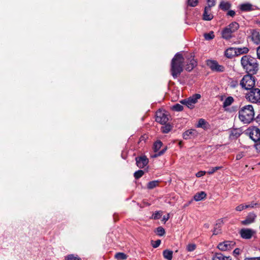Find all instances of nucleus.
Here are the masks:
<instances>
[{
  "mask_svg": "<svg viewBox=\"0 0 260 260\" xmlns=\"http://www.w3.org/2000/svg\"><path fill=\"white\" fill-rule=\"evenodd\" d=\"M185 59L180 53H177L172 58L171 63V73L174 78H177L183 70Z\"/></svg>",
  "mask_w": 260,
  "mask_h": 260,
  "instance_id": "obj_2",
  "label": "nucleus"
},
{
  "mask_svg": "<svg viewBox=\"0 0 260 260\" xmlns=\"http://www.w3.org/2000/svg\"><path fill=\"white\" fill-rule=\"evenodd\" d=\"M239 119L244 124H249L254 119V111L251 105L242 107L239 110Z\"/></svg>",
  "mask_w": 260,
  "mask_h": 260,
  "instance_id": "obj_3",
  "label": "nucleus"
},
{
  "mask_svg": "<svg viewBox=\"0 0 260 260\" xmlns=\"http://www.w3.org/2000/svg\"><path fill=\"white\" fill-rule=\"evenodd\" d=\"M237 55H240L242 54H246L249 51V49L246 47H243L241 48H235Z\"/></svg>",
  "mask_w": 260,
  "mask_h": 260,
  "instance_id": "obj_27",
  "label": "nucleus"
},
{
  "mask_svg": "<svg viewBox=\"0 0 260 260\" xmlns=\"http://www.w3.org/2000/svg\"><path fill=\"white\" fill-rule=\"evenodd\" d=\"M65 260H81V259L77 255L72 254L66 256Z\"/></svg>",
  "mask_w": 260,
  "mask_h": 260,
  "instance_id": "obj_29",
  "label": "nucleus"
},
{
  "mask_svg": "<svg viewBox=\"0 0 260 260\" xmlns=\"http://www.w3.org/2000/svg\"><path fill=\"white\" fill-rule=\"evenodd\" d=\"M243 70L248 74H256L258 70L257 59L250 55H244L241 59Z\"/></svg>",
  "mask_w": 260,
  "mask_h": 260,
  "instance_id": "obj_1",
  "label": "nucleus"
},
{
  "mask_svg": "<svg viewBox=\"0 0 260 260\" xmlns=\"http://www.w3.org/2000/svg\"><path fill=\"white\" fill-rule=\"evenodd\" d=\"M235 243L231 241H226L220 243L218 245V248L221 251L230 250L234 248Z\"/></svg>",
  "mask_w": 260,
  "mask_h": 260,
  "instance_id": "obj_10",
  "label": "nucleus"
},
{
  "mask_svg": "<svg viewBox=\"0 0 260 260\" xmlns=\"http://www.w3.org/2000/svg\"><path fill=\"white\" fill-rule=\"evenodd\" d=\"M227 15L231 17H234L235 15V12L233 10H230L228 11Z\"/></svg>",
  "mask_w": 260,
  "mask_h": 260,
  "instance_id": "obj_49",
  "label": "nucleus"
},
{
  "mask_svg": "<svg viewBox=\"0 0 260 260\" xmlns=\"http://www.w3.org/2000/svg\"><path fill=\"white\" fill-rule=\"evenodd\" d=\"M156 121L161 124H166L169 120L168 113L165 111L158 110L156 112Z\"/></svg>",
  "mask_w": 260,
  "mask_h": 260,
  "instance_id": "obj_8",
  "label": "nucleus"
},
{
  "mask_svg": "<svg viewBox=\"0 0 260 260\" xmlns=\"http://www.w3.org/2000/svg\"><path fill=\"white\" fill-rule=\"evenodd\" d=\"M169 218V214H168L167 216H164L162 218V221L165 222H166Z\"/></svg>",
  "mask_w": 260,
  "mask_h": 260,
  "instance_id": "obj_52",
  "label": "nucleus"
},
{
  "mask_svg": "<svg viewBox=\"0 0 260 260\" xmlns=\"http://www.w3.org/2000/svg\"><path fill=\"white\" fill-rule=\"evenodd\" d=\"M183 109V106L179 104H176L172 107V109L176 111H181Z\"/></svg>",
  "mask_w": 260,
  "mask_h": 260,
  "instance_id": "obj_35",
  "label": "nucleus"
},
{
  "mask_svg": "<svg viewBox=\"0 0 260 260\" xmlns=\"http://www.w3.org/2000/svg\"><path fill=\"white\" fill-rule=\"evenodd\" d=\"M208 6L206 7H209L210 9L211 8L214 6L216 4L215 0H207Z\"/></svg>",
  "mask_w": 260,
  "mask_h": 260,
  "instance_id": "obj_41",
  "label": "nucleus"
},
{
  "mask_svg": "<svg viewBox=\"0 0 260 260\" xmlns=\"http://www.w3.org/2000/svg\"><path fill=\"white\" fill-rule=\"evenodd\" d=\"M250 138L255 142L260 141V129L256 126H253L248 129Z\"/></svg>",
  "mask_w": 260,
  "mask_h": 260,
  "instance_id": "obj_9",
  "label": "nucleus"
},
{
  "mask_svg": "<svg viewBox=\"0 0 260 260\" xmlns=\"http://www.w3.org/2000/svg\"><path fill=\"white\" fill-rule=\"evenodd\" d=\"M239 28V24L236 22H233L222 31L223 38L228 40L232 37V34L237 31Z\"/></svg>",
  "mask_w": 260,
  "mask_h": 260,
  "instance_id": "obj_6",
  "label": "nucleus"
},
{
  "mask_svg": "<svg viewBox=\"0 0 260 260\" xmlns=\"http://www.w3.org/2000/svg\"><path fill=\"white\" fill-rule=\"evenodd\" d=\"M204 38L207 40H210L213 39L214 38V32L210 31L209 33L204 34Z\"/></svg>",
  "mask_w": 260,
  "mask_h": 260,
  "instance_id": "obj_33",
  "label": "nucleus"
},
{
  "mask_svg": "<svg viewBox=\"0 0 260 260\" xmlns=\"http://www.w3.org/2000/svg\"><path fill=\"white\" fill-rule=\"evenodd\" d=\"M234 100L232 96H228L225 99L223 103V108L225 109L226 107L231 106L234 102Z\"/></svg>",
  "mask_w": 260,
  "mask_h": 260,
  "instance_id": "obj_22",
  "label": "nucleus"
},
{
  "mask_svg": "<svg viewBox=\"0 0 260 260\" xmlns=\"http://www.w3.org/2000/svg\"><path fill=\"white\" fill-rule=\"evenodd\" d=\"M230 85L232 87H236L238 85V82L237 81H232L230 83Z\"/></svg>",
  "mask_w": 260,
  "mask_h": 260,
  "instance_id": "obj_47",
  "label": "nucleus"
},
{
  "mask_svg": "<svg viewBox=\"0 0 260 260\" xmlns=\"http://www.w3.org/2000/svg\"><path fill=\"white\" fill-rule=\"evenodd\" d=\"M162 145V143L160 141H156L153 145V150L154 152H157Z\"/></svg>",
  "mask_w": 260,
  "mask_h": 260,
  "instance_id": "obj_28",
  "label": "nucleus"
},
{
  "mask_svg": "<svg viewBox=\"0 0 260 260\" xmlns=\"http://www.w3.org/2000/svg\"><path fill=\"white\" fill-rule=\"evenodd\" d=\"M172 129V126L170 124H166L162 126L161 130L164 133H168Z\"/></svg>",
  "mask_w": 260,
  "mask_h": 260,
  "instance_id": "obj_31",
  "label": "nucleus"
},
{
  "mask_svg": "<svg viewBox=\"0 0 260 260\" xmlns=\"http://www.w3.org/2000/svg\"><path fill=\"white\" fill-rule=\"evenodd\" d=\"M144 174L143 170H138L134 173V177L136 179H138L141 177Z\"/></svg>",
  "mask_w": 260,
  "mask_h": 260,
  "instance_id": "obj_34",
  "label": "nucleus"
},
{
  "mask_svg": "<svg viewBox=\"0 0 260 260\" xmlns=\"http://www.w3.org/2000/svg\"><path fill=\"white\" fill-rule=\"evenodd\" d=\"M245 98L247 101L252 103H260V89L252 88L245 94Z\"/></svg>",
  "mask_w": 260,
  "mask_h": 260,
  "instance_id": "obj_5",
  "label": "nucleus"
},
{
  "mask_svg": "<svg viewBox=\"0 0 260 260\" xmlns=\"http://www.w3.org/2000/svg\"><path fill=\"white\" fill-rule=\"evenodd\" d=\"M198 4V0H187V5L189 6L194 7Z\"/></svg>",
  "mask_w": 260,
  "mask_h": 260,
  "instance_id": "obj_38",
  "label": "nucleus"
},
{
  "mask_svg": "<svg viewBox=\"0 0 260 260\" xmlns=\"http://www.w3.org/2000/svg\"><path fill=\"white\" fill-rule=\"evenodd\" d=\"M252 41L256 44H260V34L259 32L256 30H251V36Z\"/></svg>",
  "mask_w": 260,
  "mask_h": 260,
  "instance_id": "obj_17",
  "label": "nucleus"
},
{
  "mask_svg": "<svg viewBox=\"0 0 260 260\" xmlns=\"http://www.w3.org/2000/svg\"><path fill=\"white\" fill-rule=\"evenodd\" d=\"M163 256L165 258L168 260H172L173 257V251L168 249L163 251Z\"/></svg>",
  "mask_w": 260,
  "mask_h": 260,
  "instance_id": "obj_25",
  "label": "nucleus"
},
{
  "mask_svg": "<svg viewBox=\"0 0 260 260\" xmlns=\"http://www.w3.org/2000/svg\"><path fill=\"white\" fill-rule=\"evenodd\" d=\"M256 205V203H251L250 204H246L245 205V206H247V208H252L254 207V206H255Z\"/></svg>",
  "mask_w": 260,
  "mask_h": 260,
  "instance_id": "obj_48",
  "label": "nucleus"
},
{
  "mask_svg": "<svg viewBox=\"0 0 260 260\" xmlns=\"http://www.w3.org/2000/svg\"><path fill=\"white\" fill-rule=\"evenodd\" d=\"M222 168V167H213L211 168L208 172L207 173L208 174H212L214 172H215L216 171L221 169Z\"/></svg>",
  "mask_w": 260,
  "mask_h": 260,
  "instance_id": "obj_40",
  "label": "nucleus"
},
{
  "mask_svg": "<svg viewBox=\"0 0 260 260\" xmlns=\"http://www.w3.org/2000/svg\"><path fill=\"white\" fill-rule=\"evenodd\" d=\"M243 156V155L242 154H239L238 155H237L236 156V159H240V158H241Z\"/></svg>",
  "mask_w": 260,
  "mask_h": 260,
  "instance_id": "obj_55",
  "label": "nucleus"
},
{
  "mask_svg": "<svg viewBox=\"0 0 260 260\" xmlns=\"http://www.w3.org/2000/svg\"><path fill=\"white\" fill-rule=\"evenodd\" d=\"M256 122L260 124V114L256 118Z\"/></svg>",
  "mask_w": 260,
  "mask_h": 260,
  "instance_id": "obj_54",
  "label": "nucleus"
},
{
  "mask_svg": "<svg viewBox=\"0 0 260 260\" xmlns=\"http://www.w3.org/2000/svg\"><path fill=\"white\" fill-rule=\"evenodd\" d=\"M201 98V95L199 94H195L192 96L189 97L187 99L183 100L180 103L185 105L189 109H192L194 107V104L197 103L198 100Z\"/></svg>",
  "mask_w": 260,
  "mask_h": 260,
  "instance_id": "obj_7",
  "label": "nucleus"
},
{
  "mask_svg": "<svg viewBox=\"0 0 260 260\" xmlns=\"http://www.w3.org/2000/svg\"><path fill=\"white\" fill-rule=\"evenodd\" d=\"M206 122L204 119H200L198 121V123L197 124V126L198 127L204 128V127H205V125L206 124Z\"/></svg>",
  "mask_w": 260,
  "mask_h": 260,
  "instance_id": "obj_39",
  "label": "nucleus"
},
{
  "mask_svg": "<svg viewBox=\"0 0 260 260\" xmlns=\"http://www.w3.org/2000/svg\"><path fill=\"white\" fill-rule=\"evenodd\" d=\"M253 75L247 73L243 76L240 83L242 88L248 90L253 88L255 83V78L253 76Z\"/></svg>",
  "mask_w": 260,
  "mask_h": 260,
  "instance_id": "obj_4",
  "label": "nucleus"
},
{
  "mask_svg": "<svg viewBox=\"0 0 260 260\" xmlns=\"http://www.w3.org/2000/svg\"><path fill=\"white\" fill-rule=\"evenodd\" d=\"M203 19L206 21H209L213 18V15L211 13V9L209 7H206L203 15Z\"/></svg>",
  "mask_w": 260,
  "mask_h": 260,
  "instance_id": "obj_18",
  "label": "nucleus"
},
{
  "mask_svg": "<svg viewBox=\"0 0 260 260\" xmlns=\"http://www.w3.org/2000/svg\"><path fill=\"white\" fill-rule=\"evenodd\" d=\"M256 215L253 212L249 213L244 220L241 221L243 225H248L254 222Z\"/></svg>",
  "mask_w": 260,
  "mask_h": 260,
  "instance_id": "obj_15",
  "label": "nucleus"
},
{
  "mask_svg": "<svg viewBox=\"0 0 260 260\" xmlns=\"http://www.w3.org/2000/svg\"><path fill=\"white\" fill-rule=\"evenodd\" d=\"M128 256L123 252H117L114 255L115 258L117 260H125L127 259Z\"/></svg>",
  "mask_w": 260,
  "mask_h": 260,
  "instance_id": "obj_26",
  "label": "nucleus"
},
{
  "mask_svg": "<svg viewBox=\"0 0 260 260\" xmlns=\"http://www.w3.org/2000/svg\"><path fill=\"white\" fill-rule=\"evenodd\" d=\"M166 149H167L166 148H164L162 150H161V151L158 152L157 153L154 154L153 156H152V157H156L157 156L161 155L162 154H163L164 153V152H165Z\"/></svg>",
  "mask_w": 260,
  "mask_h": 260,
  "instance_id": "obj_43",
  "label": "nucleus"
},
{
  "mask_svg": "<svg viewBox=\"0 0 260 260\" xmlns=\"http://www.w3.org/2000/svg\"><path fill=\"white\" fill-rule=\"evenodd\" d=\"M247 207L244 204H240L236 208V210L238 211H241L245 209H247Z\"/></svg>",
  "mask_w": 260,
  "mask_h": 260,
  "instance_id": "obj_42",
  "label": "nucleus"
},
{
  "mask_svg": "<svg viewBox=\"0 0 260 260\" xmlns=\"http://www.w3.org/2000/svg\"><path fill=\"white\" fill-rule=\"evenodd\" d=\"M233 253L235 255H238L240 253V249L239 248H236L234 251Z\"/></svg>",
  "mask_w": 260,
  "mask_h": 260,
  "instance_id": "obj_50",
  "label": "nucleus"
},
{
  "mask_svg": "<svg viewBox=\"0 0 260 260\" xmlns=\"http://www.w3.org/2000/svg\"><path fill=\"white\" fill-rule=\"evenodd\" d=\"M136 164L140 168H143L148 163V159L145 156H142L136 158Z\"/></svg>",
  "mask_w": 260,
  "mask_h": 260,
  "instance_id": "obj_14",
  "label": "nucleus"
},
{
  "mask_svg": "<svg viewBox=\"0 0 260 260\" xmlns=\"http://www.w3.org/2000/svg\"><path fill=\"white\" fill-rule=\"evenodd\" d=\"M206 172L205 171H199L198 172L196 176L197 177H201L202 176H203L204 175H205L206 174Z\"/></svg>",
  "mask_w": 260,
  "mask_h": 260,
  "instance_id": "obj_46",
  "label": "nucleus"
},
{
  "mask_svg": "<svg viewBox=\"0 0 260 260\" xmlns=\"http://www.w3.org/2000/svg\"><path fill=\"white\" fill-rule=\"evenodd\" d=\"M240 10L244 12H248L252 10V5L250 4H243L240 6Z\"/></svg>",
  "mask_w": 260,
  "mask_h": 260,
  "instance_id": "obj_23",
  "label": "nucleus"
},
{
  "mask_svg": "<svg viewBox=\"0 0 260 260\" xmlns=\"http://www.w3.org/2000/svg\"><path fill=\"white\" fill-rule=\"evenodd\" d=\"M220 229L219 225L217 224L216 225L215 227H214L213 230V235H217L218 233H220Z\"/></svg>",
  "mask_w": 260,
  "mask_h": 260,
  "instance_id": "obj_44",
  "label": "nucleus"
},
{
  "mask_svg": "<svg viewBox=\"0 0 260 260\" xmlns=\"http://www.w3.org/2000/svg\"><path fill=\"white\" fill-rule=\"evenodd\" d=\"M196 248V244H193V243H190V244H188L187 245L186 250L188 251L191 252V251H193V250H194Z\"/></svg>",
  "mask_w": 260,
  "mask_h": 260,
  "instance_id": "obj_37",
  "label": "nucleus"
},
{
  "mask_svg": "<svg viewBox=\"0 0 260 260\" xmlns=\"http://www.w3.org/2000/svg\"><path fill=\"white\" fill-rule=\"evenodd\" d=\"M186 62L185 70L188 72L192 70L197 66V61L194 59L193 56L191 54L186 57Z\"/></svg>",
  "mask_w": 260,
  "mask_h": 260,
  "instance_id": "obj_11",
  "label": "nucleus"
},
{
  "mask_svg": "<svg viewBox=\"0 0 260 260\" xmlns=\"http://www.w3.org/2000/svg\"><path fill=\"white\" fill-rule=\"evenodd\" d=\"M235 48H229L226 50L224 54L226 57L229 58H231L234 56L237 55Z\"/></svg>",
  "mask_w": 260,
  "mask_h": 260,
  "instance_id": "obj_19",
  "label": "nucleus"
},
{
  "mask_svg": "<svg viewBox=\"0 0 260 260\" xmlns=\"http://www.w3.org/2000/svg\"><path fill=\"white\" fill-rule=\"evenodd\" d=\"M207 194L204 191H200L197 193L193 197V199L196 201H200L205 199Z\"/></svg>",
  "mask_w": 260,
  "mask_h": 260,
  "instance_id": "obj_21",
  "label": "nucleus"
},
{
  "mask_svg": "<svg viewBox=\"0 0 260 260\" xmlns=\"http://www.w3.org/2000/svg\"><path fill=\"white\" fill-rule=\"evenodd\" d=\"M257 55L258 58L260 59V46L257 49Z\"/></svg>",
  "mask_w": 260,
  "mask_h": 260,
  "instance_id": "obj_53",
  "label": "nucleus"
},
{
  "mask_svg": "<svg viewBox=\"0 0 260 260\" xmlns=\"http://www.w3.org/2000/svg\"><path fill=\"white\" fill-rule=\"evenodd\" d=\"M231 7V4L229 2L221 1L219 8L223 11L228 10Z\"/></svg>",
  "mask_w": 260,
  "mask_h": 260,
  "instance_id": "obj_20",
  "label": "nucleus"
},
{
  "mask_svg": "<svg viewBox=\"0 0 260 260\" xmlns=\"http://www.w3.org/2000/svg\"><path fill=\"white\" fill-rule=\"evenodd\" d=\"M232 135H235L236 137H238L239 136V134H237V133H236L235 134H234V132H232L231 134V136Z\"/></svg>",
  "mask_w": 260,
  "mask_h": 260,
  "instance_id": "obj_56",
  "label": "nucleus"
},
{
  "mask_svg": "<svg viewBox=\"0 0 260 260\" xmlns=\"http://www.w3.org/2000/svg\"><path fill=\"white\" fill-rule=\"evenodd\" d=\"M198 132L195 129H189L185 131L183 134V137L184 139H189L197 136Z\"/></svg>",
  "mask_w": 260,
  "mask_h": 260,
  "instance_id": "obj_16",
  "label": "nucleus"
},
{
  "mask_svg": "<svg viewBox=\"0 0 260 260\" xmlns=\"http://www.w3.org/2000/svg\"><path fill=\"white\" fill-rule=\"evenodd\" d=\"M244 260H260V257H251V258H246Z\"/></svg>",
  "mask_w": 260,
  "mask_h": 260,
  "instance_id": "obj_51",
  "label": "nucleus"
},
{
  "mask_svg": "<svg viewBox=\"0 0 260 260\" xmlns=\"http://www.w3.org/2000/svg\"><path fill=\"white\" fill-rule=\"evenodd\" d=\"M241 237L245 239H249L255 234V231L251 229H242L240 231Z\"/></svg>",
  "mask_w": 260,
  "mask_h": 260,
  "instance_id": "obj_12",
  "label": "nucleus"
},
{
  "mask_svg": "<svg viewBox=\"0 0 260 260\" xmlns=\"http://www.w3.org/2000/svg\"><path fill=\"white\" fill-rule=\"evenodd\" d=\"M155 232L157 235L162 236L165 234V230L162 227L159 226L156 228Z\"/></svg>",
  "mask_w": 260,
  "mask_h": 260,
  "instance_id": "obj_32",
  "label": "nucleus"
},
{
  "mask_svg": "<svg viewBox=\"0 0 260 260\" xmlns=\"http://www.w3.org/2000/svg\"><path fill=\"white\" fill-rule=\"evenodd\" d=\"M207 65L212 71L216 72L224 71V67L222 66L219 65L216 61L208 60L207 62Z\"/></svg>",
  "mask_w": 260,
  "mask_h": 260,
  "instance_id": "obj_13",
  "label": "nucleus"
},
{
  "mask_svg": "<svg viewBox=\"0 0 260 260\" xmlns=\"http://www.w3.org/2000/svg\"><path fill=\"white\" fill-rule=\"evenodd\" d=\"M160 243H161V241L160 240H157L155 241V242H154V243L152 244V247L153 248H157V247H158L160 245Z\"/></svg>",
  "mask_w": 260,
  "mask_h": 260,
  "instance_id": "obj_45",
  "label": "nucleus"
},
{
  "mask_svg": "<svg viewBox=\"0 0 260 260\" xmlns=\"http://www.w3.org/2000/svg\"><path fill=\"white\" fill-rule=\"evenodd\" d=\"M213 260H231V258L230 257L224 256L221 253H216L213 257Z\"/></svg>",
  "mask_w": 260,
  "mask_h": 260,
  "instance_id": "obj_24",
  "label": "nucleus"
},
{
  "mask_svg": "<svg viewBox=\"0 0 260 260\" xmlns=\"http://www.w3.org/2000/svg\"><path fill=\"white\" fill-rule=\"evenodd\" d=\"M158 181H152L148 182L147 184V188L149 189H153L156 186H158Z\"/></svg>",
  "mask_w": 260,
  "mask_h": 260,
  "instance_id": "obj_30",
  "label": "nucleus"
},
{
  "mask_svg": "<svg viewBox=\"0 0 260 260\" xmlns=\"http://www.w3.org/2000/svg\"><path fill=\"white\" fill-rule=\"evenodd\" d=\"M162 215V212L161 211H156L153 214L152 216V218L154 219H159Z\"/></svg>",
  "mask_w": 260,
  "mask_h": 260,
  "instance_id": "obj_36",
  "label": "nucleus"
}]
</instances>
